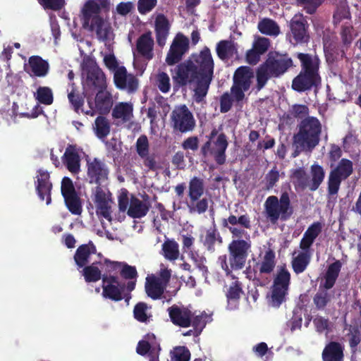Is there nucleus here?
<instances>
[{
	"label": "nucleus",
	"mask_w": 361,
	"mask_h": 361,
	"mask_svg": "<svg viewBox=\"0 0 361 361\" xmlns=\"http://www.w3.org/2000/svg\"><path fill=\"white\" fill-rule=\"evenodd\" d=\"M302 64L300 73L293 80L292 87L295 90L301 92L317 86L320 82L318 74L319 59L316 56L298 54Z\"/></svg>",
	"instance_id": "obj_3"
},
{
	"label": "nucleus",
	"mask_w": 361,
	"mask_h": 361,
	"mask_svg": "<svg viewBox=\"0 0 361 361\" xmlns=\"http://www.w3.org/2000/svg\"><path fill=\"white\" fill-rule=\"evenodd\" d=\"M92 201L96 209V214L99 218L111 221L114 202L111 194L105 188L96 187L92 193Z\"/></svg>",
	"instance_id": "obj_10"
},
{
	"label": "nucleus",
	"mask_w": 361,
	"mask_h": 361,
	"mask_svg": "<svg viewBox=\"0 0 361 361\" xmlns=\"http://www.w3.org/2000/svg\"><path fill=\"white\" fill-rule=\"evenodd\" d=\"M274 253L271 250L266 252L263 260L260 264V272L262 273H269L274 267Z\"/></svg>",
	"instance_id": "obj_53"
},
{
	"label": "nucleus",
	"mask_w": 361,
	"mask_h": 361,
	"mask_svg": "<svg viewBox=\"0 0 361 361\" xmlns=\"http://www.w3.org/2000/svg\"><path fill=\"white\" fill-rule=\"evenodd\" d=\"M151 307L145 302L137 304L133 310L135 318L140 322H149L152 315L150 312Z\"/></svg>",
	"instance_id": "obj_45"
},
{
	"label": "nucleus",
	"mask_w": 361,
	"mask_h": 361,
	"mask_svg": "<svg viewBox=\"0 0 361 361\" xmlns=\"http://www.w3.org/2000/svg\"><path fill=\"white\" fill-rule=\"evenodd\" d=\"M279 172L276 170V168H274L271 170L266 176V185L267 189H270L274 187L276 183L279 179Z\"/></svg>",
	"instance_id": "obj_64"
},
{
	"label": "nucleus",
	"mask_w": 361,
	"mask_h": 361,
	"mask_svg": "<svg viewBox=\"0 0 361 361\" xmlns=\"http://www.w3.org/2000/svg\"><path fill=\"white\" fill-rule=\"evenodd\" d=\"M329 300L330 295L324 290H319L314 298V302L318 308L324 307Z\"/></svg>",
	"instance_id": "obj_58"
},
{
	"label": "nucleus",
	"mask_w": 361,
	"mask_h": 361,
	"mask_svg": "<svg viewBox=\"0 0 361 361\" xmlns=\"http://www.w3.org/2000/svg\"><path fill=\"white\" fill-rule=\"evenodd\" d=\"M68 98L77 113H83L91 116L95 115V110L92 107V102L88 100L87 106H85L82 98L75 93L73 85L71 86V90L68 94Z\"/></svg>",
	"instance_id": "obj_27"
},
{
	"label": "nucleus",
	"mask_w": 361,
	"mask_h": 361,
	"mask_svg": "<svg viewBox=\"0 0 361 361\" xmlns=\"http://www.w3.org/2000/svg\"><path fill=\"white\" fill-rule=\"evenodd\" d=\"M61 193L69 211L74 214H80L82 211L80 199L75 192L72 180L67 177L61 182Z\"/></svg>",
	"instance_id": "obj_15"
},
{
	"label": "nucleus",
	"mask_w": 361,
	"mask_h": 361,
	"mask_svg": "<svg viewBox=\"0 0 361 361\" xmlns=\"http://www.w3.org/2000/svg\"><path fill=\"white\" fill-rule=\"evenodd\" d=\"M216 53L221 59H228L238 56L237 45L231 40H222L216 45Z\"/></svg>",
	"instance_id": "obj_31"
},
{
	"label": "nucleus",
	"mask_w": 361,
	"mask_h": 361,
	"mask_svg": "<svg viewBox=\"0 0 361 361\" xmlns=\"http://www.w3.org/2000/svg\"><path fill=\"white\" fill-rule=\"evenodd\" d=\"M97 263L94 262L91 266L87 267L83 269V275L86 281L94 282L101 279V270L97 266Z\"/></svg>",
	"instance_id": "obj_49"
},
{
	"label": "nucleus",
	"mask_w": 361,
	"mask_h": 361,
	"mask_svg": "<svg viewBox=\"0 0 361 361\" xmlns=\"http://www.w3.org/2000/svg\"><path fill=\"white\" fill-rule=\"evenodd\" d=\"M153 46L154 41L152 38L151 33L142 35L140 37L137 42V51L147 60L153 57Z\"/></svg>",
	"instance_id": "obj_32"
},
{
	"label": "nucleus",
	"mask_w": 361,
	"mask_h": 361,
	"mask_svg": "<svg viewBox=\"0 0 361 361\" xmlns=\"http://www.w3.org/2000/svg\"><path fill=\"white\" fill-rule=\"evenodd\" d=\"M259 30L265 35H277L279 33V27L276 23L270 19H264L258 24Z\"/></svg>",
	"instance_id": "obj_48"
},
{
	"label": "nucleus",
	"mask_w": 361,
	"mask_h": 361,
	"mask_svg": "<svg viewBox=\"0 0 361 361\" xmlns=\"http://www.w3.org/2000/svg\"><path fill=\"white\" fill-rule=\"evenodd\" d=\"M228 224H237L244 228H249L250 227V219L247 215H242L238 218L234 215H231L228 219L224 220V226H228Z\"/></svg>",
	"instance_id": "obj_54"
},
{
	"label": "nucleus",
	"mask_w": 361,
	"mask_h": 361,
	"mask_svg": "<svg viewBox=\"0 0 361 361\" xmlns=\"http://www.w3.org/2000/svg\"><path fill=\"white\" fill-rule=\"evenodd\" d=\"M114 80L116 86L129 92L135 91L138 87L137 79L132 74L128 73L124 66L116 69L114 74Z\"/></svg>",
	"instance_id": "obj_18"
},
{
	"label": "nucleus",
	"mask_w": 361,
	"mask_h": 361,
	"mask_svg": "<svg viewBox=\"0 0 361 361\" xmlns=\"http://www.w3.org/2000/svg\"><path fill=\"white\" fill-rule=\"evenodd\" d=\"M189 41L182 34H178L173 40L166 57V63L172 66L178 63L188 49Z\"/></svg>",
	"instance_id": "obj_16"
},
{
	"label": "nucleus",
	"mask_w": 361,
	"mask_h": 361,
	"mask_svg": "<svg viewBox=\"0 0 361 361\" xmlns=\"http://www.w3.org/2000/svg\"><path fill=\"white\" fill-rule=\"evenodd\" d=\"M341 35L343 43L345 45H348L357 36V32L354 30L351 25H345L343 26Z\"/></svg>",
	"instance_id": "obj_56"
},
{
	"label": "nucleus",
	"mask_w": 361,
	"mask_h": 361,
	"mask_svg": "<svg viewBox=\"0 0 361 361\" xmlns=\"http://www.w3.org/2000/svg\"><path fill=\"white\" fill-rule=\"evenodd\" d=\"M241 294L242 290L238 282L237 281L233 282L226 293L228 309L235 310L238 307V300Z\"/></svg>",
	"instance_id": "obj_37"
},
{
	"label": "nucleus",
	"mask_w": 361,
	"mask_h": 361,
	"mask_svg": "<svg viewBox=\"0 0 361 361\" xmlns=\"http://www.w3.org/2000/svg\"><path fill=\"white\" fill-rule=\"evenodd\" d=\"M293 183L301 188H309V178L302 169H296L292 176Z\"/></svg>",
	"instance_id": "obj_52"
},
{
	"label": "nucleus",
	"mask_w": 361,
	"mask_h": 361,
	"mask_svg": "<svg viewBox=\"0 0 361 361\" xmlns=\"http://www.w3.org/2000/svg\"><path fill=\"white\" fill-rule=\"evenodd\" d=\"M350 18V12L348 11L346 2L342 1L338 6L334 16V20L335 23H340L342 20L348 19Z\"/></svg>",
	"instance_id": "obj_55"
},
{
	"label": "nucleus",
	"mask_w": 361,
	"mask_h": 361,
	"mask_svg": "<svg viewBox=\"0 0 361 361\" xmlns=\"http://www.w3.org/2000/svg\"><path fill=\"white\" fill-rule=\"evenodd\" d=\"M87 169L90 183L101 184L107 179V168L100 159L87 158Z\"/></svg>",
	"instance_id": "obj_17"
},
{
	"label": "nucleus",
	"mask_w": 361,
	"mask_h": 361,
	"mask_svg": "<svg viewBox=\"0 0 361 361\" xmlns=\"http://www.w3.org/2000/svg\"><path fill=\"white\" fill-rule=\"evenodd\" d=\"M251 247L249 238L247 240L235 239L228 245L229 254H236L243 256H248Z\"/></svg>",
	"instance_id": "obj_40"
},
{
	"label": "nucleus",
	"mask_w": 361,
	"mask_h": 361,
	"mask_svg": "<svg viewBox=\"0 0 361 361\" xmlns=\"http://www.w3.org/2000/svg\"><path fill=\"white\" fill-rule=\"evenodd\" d=\"M341 267V264L339 262H336L329 266L324 285L326 289H329L333 287L338 277Z\"/></svg>",
	"instance_id": "obj_46"
},
{
	"label": "nucleus",
	"mask_w": 361,
	"mask_h": 361,
	"mask_svg": "<svg viewBox=\"0 0 361 361\" xmlns=\"http://www.w3.org/2000/svg\"><path fill=\"white\" fill-rule=\"evenodd\" d=\"M169 27L170 25L166 18L162 14L157 15L155 19V32L157 42L161 47L166 44Z\"/></svg>",
	"instance_id": "obj_29"
},
{
	"label": "nucleus",
	"mask_w": 361,
	"mask_h": 361,
	"mask_svg": "<svg viewBox=\"0 0 361 361\" xmlns=\"http://www.w3.org/2000/svg\"><path fill=\"white\" fill-rule=\"evenodd\" d=\"M155 84L163 93H167L171 90V80L166 73L159 72L156 76Z\"/></svg>",
	"instance_id": "obj_51"
},
{
	"label": "nucleus",
	"mask_w": 361,
	"mask_h": 361,
	"mask_svg": "<svg viewBox=\"0 0 361 361\" xmlns=\"http://www.w3.org/2000/svg\"><path fill=\"white\" fill-rule=\"evenodd\" d=\"M324 178V171L323 168L314 164L311 167L310 179L309 178V188L311 190H315L318 188Z\"/></svg>",
	"instance_id": "obj_43"
},
{
	"label": "nucleus",
	"mask_w": 361,
	"mask_h": 361,
	"mask_svg": "<svg viewBox=\"0 0 361 361\" xmlns=\"http://www.w3.org/2000/svg\"><path fill=\"white\" fill-rule=\"evenodd\" d=\"M290 26L295 43H302L307 41V36L302 15H295L292 19Z\"/></svg>",
	"instance_id": "obj_30"
},
{
	"label": "nucleus",
	"mask_w": 361,
	"mask_h": 361,
	"mask_svg": "<svg viewBox=\"0 0 361 361\" xmlns=\"http://www.w3.org/2000/svg\"><path fill=\"white\" fill-rule=\"evenodd\" d=\"M190 353L185 346H177L171 351V361H189Z\"/></svg>",
	"instance_id": "obj_50"
},
{
	"label": "nucleus",
	"mask_w": 361,
	"mask_h": 361,
	"mask_svg": "<svg viewBox=\"0 0 361 361\" xmlns=\"http://www.w3.org/2000/svg\"><path fill=\"white\" fill-rule=\"evenodd\" d=\"M353 172V164L350 161L343 159L338 165L330 173L329 177V192L335 195L338 192L340 184Z\"/></svg>",
	"instance_id": "obj_14"
},
{
	"label": "nucleus",
	"mask_w": 361,
	"mask_h": 361,
	"mask_svg": "<svg viewBox=\"0 0 361 361\" xmlns=\"http://www.w3.org/2000/svg\"><path fill=\"white\" fill-rule=\"evenodd\" d=\"M137 151L140 156L144 157L148 154V140L146 136H141L137 140Z\"/></svg>",
	"instance_id": "obj_63"
},
{
	"label": "nucleus",
	"mask_w": 361,
	"mask_h": 361,
	"mask_svg": "<svg viewBox=\"0 0 361 361\" xmlns=\"http://www.w3.org/2000/svg\"><path fill=\"white\" fill-rule=\"evenodd\" d=\"M202 240L209 249H212L213 245L217 240L216 231L213 228L207 230L202 235Z\"/></svg>",
	"instance_id": "obj_60"
},
{
	"label": "nucleus",
	"mask_w": 361,
	"mask_h": 361,
	"mask_svg": "<svg viewBox=\"0 0 361 361\" xmlns=\"http://www.w3.org/2000/svg\"><path fill=\"white\" fill-rule=\"evenodd\" d=\"M99 264L101 266L102 269L113 274L119 273L121 268H122V263L109 260H105L104 264L99 262Z\"/></svg>",
	"instance_id": "obj_62"
},
{
	"label": "nucleus",
	"mask_w": 361,
	"mask_h": 361,
	"mask_svg": "<svg viewBox=\"0 0 361 361\" xmlns=\"http://www.w3.org/2000/svg\"><path fill=\"white\" fill-rule=\"evenodd\" d=\"M189 60L193 61L200 79L199 85L194 89L193 99L196 102H202L212 80L214 61L209 49L204 48L198 54L193 55Z\"/></svg>",
	"instance_id": "obj_2"
},
{
	"label": "nucleus",
	"mask_w": 361,
	"mask_h": 361,
	"mask_svg": "<svg viewBox=\"0 0 361 361\" xmlns=\"http://www.w3.org/2000/svg\"><path fill=\"white\" fill-rule=\"evenodd\" d=\"M253 77V72L250 67L241 66L235 71L234 83L231 88V97L233 99L241 101L244 98V92L249 90Z\"/></svg>",
	"instance_id": "obj_11"
},
{
	"label": "nucleus",
	"mask_w": 361,
	"mask_h": 361,
	"mask_svg": "<svg viewBox=\"0 0 361 361\" xmlns=\"http://www.w3.org/2000/svg\"><path fill=\"white\" fill-rule=\"evenodd\" d=\"M49 63L38 56H31L25 64V71L30 76L44 77L49 72Z\"/></svg>",
	"instance_id": "obj_21"
},
{
	"label": "nucleus",
	"mask_w": 361,
	"mask_h": 361,
	"mask_svg": "<svg viewBox=\"0 0 361 361\" xmlns=\"http://www.w3.org/2000/svg\"><path fill=\"white\" fill-rule=\"evenodd\" d=\"M208 319V316L206 314L201 313L198 315H196L193 319H192L191 323L195 328V334L196 335L199 334L202 329L204 327Z\"/></svg>",
	"instance_id": "obj_57"
},
{
	"label": "nucleus",
	"mask_w": 361,
	"mask_h": 361,
	"mask_svg": "<svg viewBox=\"0 0 361 361\" xmlns=\"http://www.w3.org/2000/svg\"><path fill=\"white\" fill-rule=\"evenodd\" d=\"M95 252V247L92 244L81 245L78 248L74 257L75 263L79 267H83L89 262V259Z\"/></svg>",
	"instance_id": "obj_35"
},
{
	"label": "nucleus",
	"mask_w": 361,
	"mask_h": 361,
	"mask_svg": "<svg viewBox=\"0 0 361 361\" xmlns=\"http://www.w3.org/2000/svg\"><path fill=\"white\" fill-rule=\"evenodd\" d=\"M173 128L182 133L191 131L195 126L192 114L185 105L176 106L171 114Z\"/></svg>",
	"instance_id": "obj_13"
},
{
	"label": "nucleus",
	"mask_w": 361,
	"mask_h": 361,
	"mask_svg": "<svg viewBox=\"0 0 361 361\" xmlns=\"http://www.w3.org/2000/svg\"><path fill=\"white\" fill-rule=\"evenodd\" d=\"M290 282V274L285 269H281L274 281L270 304L273 307H279L285 300Z\"/></svg>",
	"instance_id": "obj_12"
},
{
	"label": "nucleus",
	"mask_w": 361,
	"mask_h": 361,
	"mask_svg": "<svg viewBox=\"0 0 361 361\" xmlns=\"http://www.w3.org/2000/svg\"><path fill=\"white\" fill-rule=\"evenodd\" d=\"M264 209L267 217L273 224L279 219H288L292 214L288 195L282 194L279 200L276 196L269 197L265 201Z\"/></svg>",
	"instance_id": "obj_6"
},
{
	"label": "nucleus",
	"mask_w": 361,
	"mask_h": 361,
	"mask_svg": "<svg viewBox=\"0 0 361 361\" xmlns=\"http://www.w3.org/2000/svg\"><path fill=\"white\" fill-rule=\"evenodd\" d=\"M247 256L236 254H229L228 263L226 256L219 257V262L222 269L228 274L231 270L241 269L246 262Z\"/></svg>",
	"instance_id": "obj_28"
},
{
	"label": "nucleus",
	"mask_w": 361,
	"mask_h": 361,
	"mask_svg": "<svg viewBox=\"0 0 361 361\" xmlns=\"http://www.w3.org/2000/svg\"><path fill=\"white\" fill-rule=\"evenodd\" d=\"M157 0H139L137 9L141 14L150 12L156 6Z\"/></svg>",
	"instance_id": "obj_61"
},
{
	"label": "nucleus",
	"mask_w": 361,
	"mask_h": 361,
	"mask_svg": "<svg viewBox=\"0 0 361 361\" xmlns=\"http://www.w3.org/2000/svg\"><path fill=\"white\" fill-rule=\"evenodd\" d=\"M292 66V60L287 56L269 54L266 62L260 66L257 73L258 89H262L269 78L277 77Z\"/></svg>",
	"instance_id": "obj_5"
},
{
	"label": "nucleus",
	"mask_w": 361,
	"mask_h": 361,
	"mask_svg": "<svg viewBox=\"0 0 361 361\" xmlns=\"http://www.w3.org/2000/svg\"><path fill=\"white\" fill-rule=\"evenodd\" d=\"M87 79L95 87L102 89L106 86V77L104 73L94 64H92V66L87 72Z\"/></svg>",
	"instance_id": "obj_42"
},
{
	"label": "nucleus",
	"mask_w": 361,
	"mask_h": 361,
	"mask_svg": "<svg viewBox=\"0 0 361 361\" xmlns=\"http://www.w3.org/2000/svg\"><path fill=\"white\" fill-rule=\"evenodd\" d=\"M164 282L154 275L146 278L145 290L149 297L153 300L159 299L166 288Z\"/></svg>",
	"instance_id": "obj_24"
},
{
	"label": "nucleus",
	"mask_w": 361,
	"mask_h": 361,
	"mask_svg": "<svg viewBox=\"0 0 361 361\" xmlns=\"http://www.w3.org/2000/svg\"><path fill=\"white\" fill-rule=\"evenodd\" d=\"M113 105L111 94L106 90H101L97 94L92 107L95 110V114H106L109 111Z\"/></svg>",
	"instance_id": "obj_26"
},
{
	"label": "nucleus",
	"mask_w": 361,
	"mask_h": 361,
	"mask_svg": "<svg viewBox=\"0 0 361 361\" xmlns=\"http://www.w3.org/2000/svg\"><path fill=\"white\" fill-rule=\"evenodd\" d=\"M149 209L147 204L143 201L132 197L128 209V214L133 218H140L146 215Z\"/></svg>",
	"instance_id": "obj_38"
},
{
	"label": "nucleus",
	"mask_w": 361,
	"mask_h": 361,
	"mask_svg": "<svg viewBox=\"0 0 361 361\" xmlns=\"http://www.w3.org/2000/svg\"><path fill=\"white\" fill-rule=\"evenodd\" d=\"M310 259V254L308 249L295 252L293 253V258L292 261V265L294 271L296 273L302 272L309 264Z\"/></svg>",
	"instance_id": "obj_34"
},
{
	"label": "nucleus",
	"mask_w": 361,
	"mask_h": 361,
	"mask_svg": "<svg viewBox=\"0 0 361 361\" xmlns=\"http://www.w3.org/2000/svg\"><path fill=\"white\" fill-rule=\"evenodd\" d=\"M103 293L104 298H108L115 301L122 299L121 290L123 286L119 283L114 276L103 275Z\"/></svg>",
	"instance_id": "obj_20"
},
{
	"label": "nucleus",
	"mask_w": 361,
	"mask_h": 361,
	"mask_svg": "<svg viewBox=\"0 0 361 361\" xmlns=\"http://www.w3.org/2000/svg\"><path fill=\"white\" fill-rule=\"evenodd\" d=\"M160 347L154 334H147L137 346V353L141 355L148 353L149 361H159Z\"/></svg>",
	"instance_id": "obj_19"
},
{
	"label": "nucleus",
	"mask_w": 361,
	"mask_h": 361,
	"mask_svg": "<svg viewBox=\"0 0 361 361\" xmlns=\"http://www.w3.org/2000/svg\"><path fill=\"white\" fill-rule=\"evenodd\" d=\"M109 0H87L81 10L83 27L95 33L97 39L110 47L115 35L111 23L100 16L103 9L108 10Z\"/></svg>",
	"instance_id": "obj_1"
},
{
	"label": "nucleus",
	"mask_w": 361,
	"mask_h": 361,
	"mask_svg": "<svg viewBox=\"0 0 361 361\" xmlns=\"http://www.w3.org/2000/svg\"><path fill=\"white\" fill-rule=\"evenodd\" d=\"M34 97L39 103L45 105H50L54 101L52 90L49 87H38L34 92Z\"/></svg>",
	"instance_id": "obj_44"
},
{
	"label": "nucleus",
	"mask_w": 361,
	"mask_h": 361,
	"mask_svg": "<svg viewBox=\"0 0 361 361\" xmlns=\"http://www.w3.org/2000/svg\"><path fill=\"white\" fill-rule=\"evenodd\" d=\"M216 134V131L214 130L209 140L203 146L202 150L205 157L212 156L218 164H222L226 160L225 151L228 142L224 135Z\"/></svg>",
	"instance_id": "obj_9"
},
{
	"label": "nucleus",
	"mask_w": 361,
	"mask_h": 361,
	"mask_svg": "<svg viewBox=\"0 0 361 361\" xmlns=\"http://www.w3.org/2000/svg\"><path fill=\"white\" fill-rule=\"evenodd\" d=\"M252 47H254L262 55L269 49V41L265 37H256L255 38Z\"/></svg>",
	"instance_id": "obj_59"
},
{
	"label": "nucleus",
	"mask_w": 361,
	"mask_h": 361,
	"mask_svg": "<svg viewBox=\"0 0 361 361\" xmlns=\"http://www.w3.org/2000/svg\"><path fill=\"white\" fill-rule=\"evenodd\" d=\"M321 124L311 117L302 121L298 133L294 136V145L299 151L311 152L319 142Z\"/></svg>",
	"instance_id": "obj_4"
},
{
	"label": "nucleus",
	"mask_w": 361,
	"mask_h": 361,
	"mask_svg": "<svg viewBox=\"0 0 361 361\" xmlns=\"http://www.w3.org/2000/svg\"><path fill=\"white\" fill-rule=\"evenodd\" d=\"M324 361H340L343 357V348L337 343H329L323 351Z\"/></svg>",
	"instance_id": "obj_39"
},
{
	"label": "nucleus",
	"mask_w": 361,
	"mask_h": 361,
	"mask_svg": "<svg viewBox=\"0 0 361 361\" xmlns=\"http://www.w3.org/2000/svg\"><path fill=\"white\" fill-rule=\"evenodd\" d=\"M133 104L130 102H120L113 109L114 118L128 121L133 117Z\"/></svg>",
	"instance_id": "obj_36"
},
{
	"label": "nucleus",
	"mask_w": 361,
	"mask_h": 361,
	"mask_svg": "<svg viewBox=\"0 0 361 361\" xmlns=\"http://www.w3.org/2000/svg\"><path fill=\"white\" fill-rule=\"evenodd\" d=\"M204 193L203 180L197 177L192 178L188 186V207L191 214H202L208 208V200L207 198L200 199Z\"/></svg>",
	"instance_id": "obj_7"
},
{
	"label": "nucleus",
	"mask_w": 361,
	"mask_h": 361,
	"mask_svg": "<svg viewBox=\"0 0 361 361\" xmlns=\"http://www.w3.org/2000/svg\"><path fill=\"white\" fill-rule=\"evenodd\" d=\"M164 256L169 260H175L179 256L178 245L174 240H166L162 245Z\"/></svg>",
	"instance_id": "obj_47"
},
{
	"label": "nucleus",
	"mask_w": 361,
	"mask_h": 361,
	"mask_svg": "<svg viewBox=\"0 0 361 361\" xmlns=\"http://www.w3.org/2000/svg\"><path fill=\"white\" fill-rule=\"evenodd\" d=\"M51 183L49 181V174L47 171L39 170L37 176V191L42 200H46L47 204L51 203Z\"/></svg>",
	"instance_id": "obj_22"
},
{
	"label": "nucleus",
	"mask_w": 361,
	"mask_h": 361,
	"mask_svg": "<svg viewBox=\"0 0 361 361\" xmlns=\"http://www.w3.org/2000/svg\"><path fill=\"white\" fill-rule=\"evenodd\" d=\"M172 322L182 327H188L192 322L191 312L185 307L173 305L168 309Z\"/></svg>",
	"instance_id": "obj_23"
},
{
	"label": "nucleus",
	"mask_w": 361,
	"mask_h": 361,
	"mask_svg": "<svg viewBox=\"0 0 361 361\" xmlns=\"http://www.w3.org/2000/svg\"><path fill=\"white\" fill-rule=\"evenodd\" d=\"M172 78L174 82L178 85H186L188 84L196 83L199 85L200 79L197 73V67L191 60H187L176 66L171 70Z\"/></svg>",
	"instance_id": "obj_8"
},
{
	"label": "nucleus",
	"mask_w": 361,
	"mask_h": 361,
	"mask_svg": "<svg viewBox=\"0 0 361 361\" xmlns=\"http://www.w3.org/2000/svg\"><path fill=\"white\" fill-rule=\"evenodd\" d=\"M63 161L72 173H77L80 169V149L75 146H68L63 154Z\"/></svg>",
	"instance_id": "obj_25"
},
{
	"label": "nucleus",
	"mask_w": 361,
	"mask_h": 361,
	"mask_svg": "<svg viewBox=\"0 0 361 361\" xmlns=\"http://www.w3.org/2000/svg\"><path fill=\"white\" fill-rule=\"evenodd\" d=\"M110 123L104 116H98L92 126V129L96 136L99 140H104L110 133Z\"/></svg>",
	"instance_id": "obj_41"
},
{
	"label": "nucleus",
	"mask_w": 361,
	"mask_h": 361,
	"mask_svg": "<svg viewBox=\"0 0 361 361\" xmlns=\"http://www.w3.org/2000/svg\"><path fill=\"white\" fill-rule=\"evenodd\" d=\"M321 230L322 226L319 223L317 222L311 225L304 233L300 242V248L302 250L309 249L321 232Z\"/></svg>",
	"instance_id": "obj_33"
}]
</instances>
